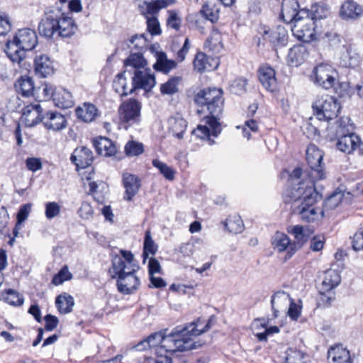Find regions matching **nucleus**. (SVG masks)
Here are the masks:
<instances>
[{
    "label": "nucleus",
    "mask_w": 363,
    "mask_h": 363,
    "mask_svg": "<svg viewBox=\"0 0 363 363\" xmlns=\"http://www.w3.org/2000/svg\"><path fill=\"white\" fill-rule=\"evenodd\" d=\"M212 318L207 323L199 318L196 321L185 326H177L171 333L166 334L167 330L150 335L143 343L146 342L150 347H155V353L164 352L176 354L196 349L201 344L195 341V338L208 331L211 327Z\"/></svg>",
    "instance_id": "obj_1"
},
{
    "label": "nucleus",
    "mask_w": 363,
    "mask_h": 363,
    "mask_svg": "<svg viewBox=\"0 0 363 363\" xmlns=\"http://www.w3.org/2000/svg\"><path fill=\"white\" fill-rule=\"evenodd\" d=\"M194 101L201 107L198 110L199 113L206 111L208 114L201 119V123L192 133L201 140H208L209 145H213L215 142L210 136L218 137L222 130L220 121L224 105L223 91L216 88L203 89L195 95Z\"/></svg>",
    "instance_id": "obj_2"
},
{
    "label": "nucleus",
    "mask_w": 363,
    "mask_h": 363,
    "mask_svg": "<svg viewBox=\"0 0 363 363\" xmlns=\"http://www.w3.org/2000/svg\"><path fill=\"white\" fill-rule=\"evenodd\" d=\"M82 9L80 0H70L68 7L64 10L59 6L48 9L39 25V33L46 38L70 37L77 30L70 12H79Z\"/></svg>",
    "instance_id": "obj_3"
},
{
    "label": "nucleus",
    "mask_w": 363,
    "mask_h": 363,
    "mask_svg": "<svg viewBox=\"0 0 363 363\" xmlns=\"http://www.w3.org/2000/svg\"><path fill=\"white\" fill-rule=\"evenodd\" d=\"M321 195L316 191L315 185L301 183L285 198L286 203H292V210L306 222H313L323 217V210L316 206Z\"/></svg>",
    "instance_id": "obj_4"
},
{
    "label": "nucleus",
    "mask_w": 363,
    "mask_h": 363,
    "mask_svg": "<svg viewBox=\"0 0 363 363\" xmlns=\"http://www.w3.org/2000/svg\"><path fill=\"white\" fill-rule=\"evenodd\" d=\"M121 256L112 258L109 273L112 279H116L117 289L123 294L135 293L140 285V279L135 274L139 269L133 255L130 251L121 250Z\"/></svg>",
    "instance_id": "obj_5"
},
{
    "label": "nucleus",
    "mask_w": 363,
    "mask_h": 363,
    "mask_svg": "<svg viewBox=\"0 0 363 363\" xmlns=\"http://www.w3.org/2000/svg\"><path fill=\"white\" fill-rule=\"evenodd\" d=\"M38 45L36 32L30 28L18 30L6 44L5 52L13 63L20 64L26 57V51L33 50Z\"/></svg>",
    "instance_id": "obj_6"
},
{
    "label": "nucleus",
    "mask_w": 363,
    "mask_h": 363,
    "mask_svg": "<svg viewBox=\"0 0 363 363\" xmlns=\"http://www.w3.org/2000/svg\"><path fill=\"white\" fill-rule=\"evenodd\" d=\"M298 20L296 21L291 29L299 40L308 43L316 39V35L320 32L317 23L311 18L309 11L301 9L299 11Z\"/></svg>",
    "instance_id": "obj_7"
},
{
    "label": "nucleus",
    "mask_w": 363,
    "mask_h": 363,
    "mask_svg": "<svg viewBox=\"0 0 363 363\" xmlns=\"http://www.w3.org/2000/svg\"><path fill=\"white\" fill-rule=\"evenodd\" d=\"M312 107L316 118L327 122L335 118L341 108L337 99L330 95L318 97Z\"/></svg>",
    "instance_id": "obj_8"
},
{
    "label": "nucleus",
    "mask_w": 363,
    "mask_h": 363,
    "mask_svg": "<svg viewBox=\"0 0 363 363\" xmlns=\"http://www.w3.org/2000/svg\"><path fill=\"white\" fill-rule=\"evenodd\" d=\"M323 153L314 145H310L306 150V161L310 169L307 177L311 179V184L326 178L324 163L323 162Z\"/></svg>",
    "instance_id": "obj_9"
},
{
    "label": "nucleus",
    "mask_w": 363,
    "mask_h": 363,
    "mask_svg": "<svg viewBox=\"0 0 363 363\" xmlns=\"http://www.w3.org/2000/svg\"><path fill=\"white\" fill-rule=\"evenodd\" d=\"M310 79L315 85L329 89L337 82V72L331 65L320 63L313 69Z\"/></svg>",
    "instance_id": "obj_10"
},
{
    "label": "nucleus",
    "mask_w": 363,
    "mask_h": 363,
    "mask_svg": "<svg viewBox=\"0 0 363 363\" xmlns=\"http://www.w3.org/2000/svg\"><path fill=\"white\" fill-rule=\"evenodd\" d=\"M141 103L135 99L123 102L118 109L121 121L128 125L138 123L140 120Z\"/></svg>",
    "instance_id": "obj_11"
},
{
    "label": "nucleus",
    "mask_w": 363,
    "mask_h": 363,
    "mask_svg": "<svg viewBox=\"0 0 363 363\" xmlns=\"http://www.w3.org/2000/svg\"><path fill=\"white\" fill-rule=\"evenodd\" d=\"M273 250L277 253L286 252L288 258L291 257L298 250V245L292 242L284 233L277 231L271 238Z\"/></svg>",
    "instance_id": "obj_12"
},
{
    "label": "nucleus",
    "mask_w": 363,
    "mask_h": 363,
    "mask_svg": "<svg viewBox=\"0 0 363 363\" xmlns=\"http://www.w3.org/2000/svg\"><path fill=\"white\" fill-rule=\"evenodd\" d=\"M156 81L154 74L150 69L144 68L134 71L132 77V84L130 93H133L136 89H143L146 91H150L155 85Z\"/></svg>",
    "instance_id": "obj_13"
},
{
    "label": "nucleus",
    "mask_w": 363,
    "mask_h": 363,
    "mask_svg": "<svg viewBox=\"0 0 363 363\" xmlns=\"http://www.w3.org/2000/svg\"><path fill=\"white\" fill-rule=\"evenodd\" d=\"M43 108L39 104H30L23 108L21 121L27 127H33L44 119Z\"/></svg>",
    "instance_id": "obj_14"
},
{
    "label": "nucleus",
    "mask_w": 363,
    "mask_h": 363,
    "mask_svg": "<svg viewBox=\"0 0 363 363\" xmlns=\"http://www.w3.org/2000/svg\"><path fill=\"white\" fill-rule=\"evenodd\" d=\"M262 36L275 48L286 46L289 39L287 30L282 26H277L272 30H264Z\"/></svg>",
    "instance_id": "obj_15"
},
{
    "label": "nucleus",
    "mask_w": 363,
    "mask_h": 363,
    "mask_svg": "<svg viewBox=\"0 0 363 363\" xmlns=\"http://www.w3.org/2000/svg\"><path fill=\"white\" fill-rule=\"evenodd\" d=\"M123 184L125 188L124 199L128 201L138 194L140 188V179L135 174L130 173L123 174Z\"/></svg>",
    "instance_id": "obj_16"
},
{
    "label": "nucleus",
    "mask_w": 363,
    "mask_h": 363,
    "mask_svg": "<svg viewBox=\"0 0 363 363\" xmlns=\"http://www.w3.org/2000/svg\"><path fill=\"white\" fill-rule=\"evenodd\" d=\"M363 13L362 7L352 0L345 1L340 9V16L345 21L358 19Z\"/></svg>",
    "instance_id": "obj_17"
},
{
    "label": "nucleus",
    "mask_w": 363,
    "mask_h": 363,
    "mask_svg": "<svg viewBox=\"0 0 363 363\" xmlns=\"http://www.w3.org/2000/svg\"><path fill=\"white\" fill-rule=\"evenodd\" d=\"M94 159L92 152L86 147H79L74 150L70 160L77 168L84 169L91 165Z\"/></svg>",
    "instance_id": "obj_18"
},
{
    "label": "nucleus",
    "mask_w": 363,
    "mask_h": 363,
    "mask_svg": "<svg viewBox=\"0 0 363 363\" xmlns=\"http://www.w3.org/2000/svg\"><path fill=\"white\" fill-rule=\"evenodd\" d=\"M167 124L169 132L171 133L174 138L179 140L184 138V134L187 128V122L180 113H177L171 116L168 119Z\"/></svg>",
    "instance_id": "obj_19"
},
{
    "label": "nucleus",
    "mask_w": 363,
    "mask_h": 363,
    "mask_svg": "<svg viewBox=\"0 0 363 363\" xmlns=\"http://www.w3.org/2000/svg\"><path fill=\"white\" fill-rule=\"evenodd\" d=\"M336 136L338 138L337 142V149L347 154L352 152L360 143L359 136L354 133L336 135Z\"/></svg>",
    "instance_id": "obj_20"
},
{
    "label": "nucleus",
    "mask_w": 363,
    "mask_h": 363,
    "mask_svg": "<svg viewBox=\"0 0 363 363\" xmlns=\"http://www.w3.org/2000/svg\"><path fill=\"white\" fill-rule=\"evenodd\" d=\"M218 66V59L207 56L202 52H198L194 60V69L201 73L213 70Z\"/></svg>",
    "instance_id": "obj_21"
},
{
    "label": "nucleus",
    "mask_w": 363,
    "mask_h": 363,
    "mask_svg": "<svg viewBox=\"0 0 363 363\" xmlns=\"http://www.w3.org/2000/svg\"><path fill=\"white\" fill-rule=\"evenodd\" d=\"M291 300L289 294L283 291H277L272 296L271 307L274 318L279 317L281 311H285Z\"/></svg>",
    "instance_id": "obj_22"
},
{
    "label": "nucleus",
    "mask_w": 363,
    "mask_h": 363,
    "mask_svg": "<svg viewBox=\"0 0 363 363\" xmlns=\"http://www.w3.org/2000/svg\"><path fill=\"white\" fill-rule=\"evenodd\" d=\"M299 6L295 0H284L281 5V17L286 23L295 24L296 21L298 20L299 11L298 10Z\"/></svg>",
    "instance_id": "obj_23"
},
{
    "label": "nucleus",
    "mask_w": 363,
    "mask_h": 363,
    "mask_svg": "<svg viewBox=\"0 0 363 363\" xmlns=\"http://www.w3.org/2000/svg\"><path fill=\"white\" fill-rule=\"evenodd\" d=\"M259 80L262 86L269 91H274L277 87V78L274 69L268 66L262 65L258 71Z\"/></svg>",
    "instance_id": "obj_24"
},
{
    "label": "nucleus",
    "mask_w": 363,
    "mask_h": 363,
    "mask_svg": "<svg viewBox=\"0 0 363 363\" xmlns=\"http://www.w3.org/2000/svg\"><path fill=\"white\" fill-rule=\"evenodd\" d=\"M328 358L331 363H352L350 351L341 344H337L329 348Z\"/></svg>",
    "instance_id": "obj_25"
},
{
    "label": "nucleus",
    "mask_w": 363,
    "mask_h": 363,
    "mask_svg": "<svg viewBox=\"0 0 363 363\" xmlns=\"http://www.w3.org/2000/svg\"><path fill=\"white\" fill-rule=\"evenodd\" d=\"M43 123L47 129L54 131L61 130L67 125L65 116L57 111L48 112L44 116Z\"/></svg>",
    "instance_id": "obj_26"
},
{
    "label": "nucleus",
    "mask_w": 363,
    "mask_h": 363,
    "mask_svg": "<svg viewBox=\"0 0 363 363\" xmlns=\"http://www.w3.org/2000/svg\"><path fill=\"white\" fill-rule=\"evenodd\" d=\"M77 118L85 123L94 121L99 115L96 106L91 104L85 102L79 106L75 110Z\"/></svg>",
    "instance_id": "obj_27"
},
{
    "label": "nucleus",
    "mask_w": 363,
    "mask_h": 363,
    "mask_svg": "<svg viewBox=\"0 0 363 363\" xmlns=\"http://www.w3.org/2000/svg\"><path fill=\"white\" fill-rule=\"evenodd\" d=\"M341 281L340 273L334 269H329L325 272L323 280L320 286L319 291L321 294L330 291L337 286Z\"/></svg>",
    "instance_id": "obj_28"
},
{
    "label": "nucleus",
    "mask_w": 363,
    "mask_h": 363,
    "mask_svg": "<svg viewBox=\"0 0 363 363\" xmlns=\"http://www.w3.org/2000/svg\"><path fill=\"white\" fill-rule=\"evenodd\" d=\"M34 65L35 73L41 77H47L54 72L52 62L47 55L37 56Z\"/></svg>",
    "instance_id": "obj_29"
},
{
    "label": "nucleus",
    "mask_w": 363,
    "mask_h": 363,
    "mask_svg": "<svg viewBox=\"0 0 363 363\" xmlns=\"http://www.w3.org/2000/svg\"><path fill=\"white\" fill-rule=\"evenodd\" d=\"M53 102L56 106L60 108H71L74 104L72 94L62 88H60L55 91Z\"/></svg>",
    "instance_id": "obj_30"
},
{
    "label": "nucleus",
    "mask_w": 363,
    "mask_h": 363,
    "mask_svg": "<svg viewBox=\"0 0 363 363\" xmlns=\"http://www.w3.org/2000/svg\"><path fill=\"white\" fill-rule=\"evenodd\" d=\"M97 153L104 157L113 155L116 152V146L112 141L106 138L100 137L94 141Z\"/></svg>",
    "instance_id": "obj_31"
},
{
    "label": "nucleus",
    "mask_w": 363,
    "mask_h": 363,
    "mask_svg": "<svg viewBox=\"0 0 363 363\" xmlns=\"http://www.w3.org/2000/svg\"><path fill=\"white\" fill-rule=\"evenodd\" d=\"M146 65V60L143 57L142 52H136L135 53L130 54L125 60L124 65L126 68L125 72L129 73L134 72V71L138 69H144Z\"/></svg>",
    "instance_id": "obj_32"
},
{
    "label": "nucleus",
    "mask_w": 363,
    "mask_h": 363,
    "mask_svg": "<svg viewBox=\"0 0 363 363\" xmlns=\"http://www.w3.org/2000/svg\"><path fill=\"white\" fill-rule=\"evenodd\" d=\"M361 62V57L359 53L351 48L347 49L340 59V64L344 67L355 69L358 67Z\"/></svg>",
    "instance_id": "obj_33"
},
{
    "label": "nucleus",
    "mask_w": 363,
    "mask_h": 363,
    "mask_svg": "<svg viewBox=\"0 0 363 363\" xmlns=\"http://www.w3.org/2000/svg\"><path fill=\"white\" fill-rule=\"evenodd\" d=\"M15 87L16 91L23 96L29 97L34 94V83L33 79L29 77H21L15 84Z\"/></svg>",
    "instance_id": "obj_34"
},
{
    "label": "nucleus",
    "mask_w": 363,
    "mask_h": 363,
    "mask_svg": "<svg viewBox=\"0 0 363 363\" xmlns=\"http://www.w3.org/2000/svg\"><path fill=\"white\" fill-rule=\"evenodd\" d=\"M55 304L60 313H69L72 311L74 298L71 295L64 293L56 298Z\"/></svg>",
    "instance_id": "obj_35"
},
{
    "label": "nucleus",
    "mask_w": 363,
    "mask_h": 363,
    "mask_svg": "<svg viewBox=\"0 0 363 363\" xmlns=\"http://www.w3.org/2000/svg\"><path fill=\"white\" fill-rule=\"evenodd\" d=\"M219 9L215 4L206 2L199 11V14L206 20L215 23L219 18Z\"/></svg>",
    "instance_id": "obj_36"
},
{
    "label": "nucleus",
    "mask_w": 363,
    "mask_h": 363,
    "mask_svg": "<svg viewBox=\"0 0 363 363\" xmlns=\"http://www.w3.org/2000/svg\"><path fill=\"white\" fill-rule=\"evenodd\" d=\"M287 230L289 233L294 235L295 240L292 241V242L298 245V250L308 238L307 230L301 225H296L289 227Z\"/></svg>",
    "instance_id": "obj_37"
},
{
    "label": "nucleus",
    "mask_w": 363,
    "mask_h": 363,
    "mask_svg": "<svg viewBox=\"0 0 363 363\" xmlns=\"http://www.w3.org/2000/svg\"><path fill=\"white\" fill-rule=\"evenodd\" d=\"M345 195V191L340 188L335 189L333 194L329 196L325 201L324 209L330 211L337 207L342 202Z\"/></svg>",
    "instance_id": "obj_38"
},
{
    "label": "nucleus",
    "mask_w": 363,
    "mask_h": 363,
    "mask_svg": "<svg viewBox=\"0 0 363 363\" xmlns=\"http://www.w3.org/2000/svg\"><path fill=\"white\" fill-rule=\"evenodd\" d=\"M303 173H302V171L300 168H296L293 170V172H291V174H290L289 176V182H291V184L293 185V186L291 188V189H287L286 194H285V196H284V199L285 198H289V195L291 194V191L295 189V188H298L299 184L301 183H306V184H309L311 185V179L310 177H308V180H300L301 179V177L302 176Z\"/></svg>",
    "instance_id": "obj_39"
},
{
    "label": "nucleus",
    "mask_w": 363,
    "mask_h": 363,
    "mask_svg": "<svg viewBox=\"0 0 363 363\" xmlns=\"http://www.w3.org/2000/svg\"><path fill=\"white\" fill-rule=\"evenodd\" d=\"M224 225L229 232L235 234L241 233L244 228L242 220L238 215L230 216L224 222Z\"/></svg>",
    "instance_id": "obj_40"
},
{
    "label": "nucleus",
    "mask_w": 363,
    "mask_h": 363,
    "mask_svg": "<svg viewBox=\"0 0 363 363\" xmlns=\"http://www.w3.org/2000/svg\"><path fill=\"white\" fill-rule=\"evenodd\" d=\"M177 66V63L174 60H169L166 57V55L163 52L158 54L157 62L154 64L153 67L156 70L168 72Z\"/></svg>",
    "instance_id": "obj_41"
},
{
    "label": "nucleus",
    "mask_w": 363,
    "mask_h": 363,
    "mask_svg": "<svg viewBox=\"0 0 363 363\" xmlns=\"http://www.w3.org/2000/svg\"><path fill=\"white\" fill-rule=\"evenodd\" d=\"M125 73L126 72L118 74L113 82V89L121 96H126L130 94L129 92L130 89L127 87V82L125 77Z\"/></svg>",
    "instance_id": "obj_42"
},
{
    "label": "nucleus",
    "mask_w": 363,
    "mask_h": 363,
    "mask_svg": "<svg viewBox=\"0 0 363 363\" xmlns=\"http://www.w3.org/2000/svg\"><path fill=\"white\" fill-rule=\"evenodd\" d=\"M309 14L311 18H313V21L317 23L318 20L327 18L330 14V11L328 7L324 4H315L311 6Z\"/></svg>",
    "instance_id": "obj_43"
},
{
    "label": "nucleus",
    "mask_w": 363,
    "mask_h": 363,
    "mask_svg": "<svg viewBox=\"0 0 363 363\" xmlns=\"http://www.w3.org/2000/svg\"><path fill=\"white\" fill-rule=\"evenodd\" d=\"M157 250V245L155 244L151 237V233L149 230L145 232V240L143 245V253L144 261L147 259L149 255H155Z\"/></svg>",
    "instance_id": "obj_44"
},
{
    "label": "nucleus",
    "mask_w": 363,
    "mask_h": 363,
    "mask_svg": "<svg viewBox=\"0 0 363 363\" xmlns=\"http://www.w3.org/2000/svg\"><path fill=\"white\" fill-rule=\"evenodd\" d=\"M167 6H163L162 3L159 2V0L152 2L149 1L148 3H145L143 5H140L139 7L143 14L148 16L147 15H150L151 16H155L162 8L167 7Z\"/></svg>",
    "instance_id": "obj_45"
},
{
    "label": "nucleus",
    "mask_w": 363,
    "mask_h": 363,
    "mask_svg": "<svg viewBox=\"0 0 363 363\" xmlns=\"http://www.w3.org/2000/svg\"><path fill=\"white\" fill-rule=\"evenodd\" d=\"M152 165L156 167L167 179L170 181L174 179L175 172L171 167L157 159L152 160Z\"/></svg>",
    "instance_id": "obj_46"
},
{
    "label": "nucleus",
    "mask_w": 363,
    "mask_h": 363,
    "mask_svg": "<svg viewBox=\"0 0 363 363\" xmlns=\"http://www.w3.org/2000/svg\"><path fill=\"white\" fill-rule=\"evenodd\" d=\"M128 47L135 48L137 52H142V51L147 48V41L144 35H135L128 40Z\"/></svg>",
    "instance_id": "obj_47"
},
{
    "label": "nucleus",
    "mask_w": 363,
    "mask_h": 363,
    "mask_svg": "<svg viewBox=\"0 0 363 363\" xmlns=\"http://www.w3.org/2000/svg\"><path fill=\"white\" fill-rule=\"evenodd\" d=\"M286 363H306L305 354L299 350L289 349L286 352Z\"/></svg>",
    "instance_id": "obj_48"
},
{
    "label": "nucleus",
    "mask_w": 363,
    "mask_h": 363,
    "mask_svg": "<svg viewBox=\"0 0 363 363\" xmlns=\"http://www.w3.org/2000/svg\"><path fill=\"white\" fill-rule=\"evenodd\" d=\"M61 212V206L55 202H48L45 205V215L48 220H52L57 217Z\"/></svg>",
    "instance_id": "obj_49"
},
{
    "label": "nucleus",
    "mask_w": 363,
    "mask_h": 363,
    "mask_svg": "<svg viewBox=\"0 0 363 363\" xmlns=\"http://www.w3.org/2000/svg\"><path fill=\"white\" fill-rule=\"evenodd\" d=\"M304 50L300 47H294L289 50L288 60L289 62L295 66L301 64L303 60V54Z\"/></svg>",
    "instance_id": "obj_50"
},
{
    "label": "nucleus",
    "mask_w": 363,
    "mask_h": 363,
    "mask_svg": "<svg viewBox=\"0 0 363 363\" xmlns=\"http://www.w3.org/2000/svg\"><path fill=\"white\" fill-rule=\"evenodd\" d=\"M179 78H172L167 82L162 84L160 86V91L162 94L172 95L178 91Z\"/></svg>",
    "instance_id": "obj_51"
},
{
    "label": "nucleus",
    "mask_w": 363,
    "mask_h": 363,
    "mask_svg": "<svg viewBox=\"0 0 363 363\" xmlns=\"http://www.w3.org/2000/svg\"><path fill=\"white\" fill-rule=\"evenodd\" d=\"M72 278V275L69 272L68 267L65 266L57 274L53 277L52 279V284L55 286H58L62 284L65 281L70 280Z\"/></svg>",
    "instance_id": "obj_52"
},
{
    "label": "nucleus",
    "mask_w": 363,
    "mask_h": 363,
    "mask_svg": "<svg viewBox=\"0 0 363 363\" xmlns=\"http://www.w3.org/2000/svg\"><path fill=\"white\" fill-rule=\"evenodd\" d=\"M143 151V144L135 141H130L125 146V152L128 156H138L142 154Z\"/></svg>",
    "instance_id": "obj_53"
},
{
    "label": "nucleus",
    "mask_w": 363,
    "mask_h": 363,
    "mask_svg": "<svg viewBox=\"0 0 363 363\" xmlns=\"http://www.w3.org/2000/svg\"><path fill=\"white\" fill-rule=\"evenodd\" d=\"M5 300L8 303L13 306H21L24 301L21 295L11 289L7 291Z\"/></svg>",
    "instance_id": "obj_54"
},
{
    "label": "nucleus",
    "mask_w": 363,
    "mask_h": 363,
    "mask_svg": "<svg viewBox=\"0 0 363 363\" xmlns=\"http://www.w3.org/2000/svg\"><path fill=\"white\" fill-rule=\"evenodd\" d=\"M167 23L169 28L178 30L180 28L182 20L175 11H169Z\"/></svg>",
    "instance_id": "obj_55"
},
{
    "label": "nucleus",
    "mask_w": 363,
    "mask_h": 363,
    "mask_svg": "<svg viewBox=\"0 0 363 363\" xmlns=\"http://www.w3.org/2000/svg\"><path fill=\"white\" fill-rule=\"evenodd\" d=\"M147 30L151 35L160 33V26L157 18L155 16H146Z\"/></svg>",
    "instance_id": "obj_56"
},
{
    "label": "nucleus",
    "mask_w": 363,
    "mask_h": 363,
    "mask_svg": "<svg viewBox=\"0 0 363 363\" xmlns=\"http://www.w3.org/2000/svg\"><path fill=\"white\" fill-rule=\"evenodd\" d=\"M350 119L347 117H342L335 122L337 130L335 135L350 133L348 128Z\"/></svg>",
    "instance_id": "obj_57"
},
{
    "label": "nucleus",
    "mask_w": 363,
    "mask_h": 363,
    "mask_svg": "<svg viewBox=\"0 0 363 363\" xmlns=\"http://www.w3.org/2000/svg\"><path fill=\"white\" fill-rule=\"evenodd\" d=\"M156 358L145 357V359H151L150 363H172V356L174 354L166 353L164 352H157Z\"/></svg>",
    "instance_id": "obj_58"
},
{
    "label": "nucleus",
    "mask_w": 363,
    "mask_h": 363,
    "mask_svg": "<svg viewBox=\"0 0 363 363\" xmlns=\"http://www.w3.org/2000/svg\"><path fill=\"white\" fill-rule=\"evenodd\" d=\"M78 214L82 219L89 220L93 217L94 211L89 203L84 202L78 211Z\"/></svg>",
    "instance_id": "obj_59"
},
{
    "label": "nucleus",
    "mask_w": 363,
    "mask_h": 363,
    "mask_svg": "<svg viewBox=\"0 0 363 363\" xmlns=\"http://www.w3.org/2000/svg\"><path fill=\"white\" fill-rule=\"evenodd\" d=\"M251 130L252 132H257L258 131V125L255 120H248L245 123V127L242 130L243 136L249 140L251 137V134L249 132Z\"/></svg>",
    "instance_id": "obj_60"
},
{
    "label": "nucleus",
    "mask_w": 363,
    "mask_h": 363,
    "mask_svg": "<svg viewBox=\"0 0 363 363\" xmlns=\"http://www.w3.org/2000/svg\"><path fill=\"white\" fill-rule=\"evenodd\" d=\"M289 307L287 311L288 315L293 320H296L301 315V306L294 303L292 299L291 300V302L289 303Z\"/></svg>",
    "instance_id": "obj_61"
},
{
    "label": "nucleus",
    "mask_w": 363,
    "mask_h": 363,
    "mask_svg": "<svg viewBox=\"0 0 363 363\" xmlns=\"http://www.w3.org/2000/svg\"><path fill=\"white\" fill-rule=\"evenodd\" d=\"M11 28L10 19L6 14L0 13V35H6Z\"/></svg>",
    "instance_id": "obj_62"
},
{
    "label": "nucleus",
    "mask_w": 363,
    "mask_h": 363,
    "mask_svg": "<svg viewBox=\"0 0 363 363\" xmlns=\"http://www.w3.org/2000/svg\"><path fill=\"white\" fill-rule=\"evenodd\" d=\"M32 205L30 203H26L21 206L17 213V221L18 223H23L28 217L31 211Z\"/></svg>",
    "instance_id": "obj_63"
},
{
    "label": "nucleus",
    "mask_w": 363,
    "mask_h": 363,
    "mask_svg": "<svg viewBox=\"0 0 363 363\" xmlns=\"http://www.w3.org/2000/svg\"><path fill=\"white\" fill-rule=\"evenodd\" d=\"M352 247L355 251L363 250V229L359 230L354 234Z\"/></svg>",
    "instance_id": "obj_64"
}]
</instances>
